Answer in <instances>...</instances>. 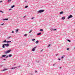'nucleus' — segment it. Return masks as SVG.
Instances as JSON below:
<instances>
[{"mask_svg": "<svg viewBox=\"0 0 75 75\" xmlns=\"http://www.w3.org/2000/svg\"><path fill=\"white\" fill-rule=\"evenodd\" d=\"M24 2H27V1L26 0H25V1Z\"/></svg>", "mask_w": 75, "mask_h": 75, "instance_id": "46", "label": "nucleus"}, {"mask_svg": "<svg viewBox=\"0 0 75 75\" xmlns=\"http://www.w3.org/2000/svg\"><path fill=\"white\" fill-rule=\"evenodd\" d=\"M0 12H1V13H4V12H3L1 11H0Z\"/></svg>", "mask_w": 75, "mask_h": 75, "instance_id": "27", "label": "nucleus"}, {"mask_svg": "<svg viewBox=\"0 0 75 75\" xmlns=\"http://www.w3.org/2000/svg\"><path fill=\"white\" fill-rule=\"evenodd\" d=\"M42 51H43V49H42L40 51V52H42Z\"/></svg>", "mask_w": 75, "mask_h": 75, "instance_id": "39", "label": "nucleus"}, {"mask_svg": "<svg viewBox=\"0 0 75 75\" xmlns=\"http://www.w3.org/2000/svg\"><path fill=\"white\" fill-rule=\"evenodd\" d=\"M7 41L6 40H5L2 42H7Z\"/></svg>", "mask_w": 75, "mask_h": 75, "instance_id": "18", "label": "nucleus"}, {"mask_svg": "<svg viewBox=\"0 0 75 75\" xmlns=\"http://www.w3.org/2000/svg\"><path fill=\"white\" fill-rule=\"evenodd\" d=\"M34 18L33 17L32 18H31V19H32V20H33V19H34Z\"/></svg>", "mask_w": 75, "mask_h": 75, "instance_id": "38", "label": "nucleus"}, {"mask_svg": "<svg viewBox=\"0 0 75 75\" xmlns=\"http://www.w3.org/2000/svg\"><path fill=\"white\" fill-rule=\"evenodd\" d=\"M37 48L36 47H35L34 48H33L32 49V51H35V49Z\"/></svg>", "mask_w": 75, "mask_h": 75, "instance_id": "4", "label": "nucleus"}, {"mask_svg": "<svg viewBox=\"0 0 75 75\" xmlns=\"http://www.w3.org/2000/svg\"><path fill=\"white\" fill-rule=\"evenodd\" d=\"M14 7H15V5H13V6H11V8H13Z\"/></svg>", "mask_w": 75, "mask_h": 75, "instance_id": "20", "label": "nucleus"}, {"mask_svg": "<svg viewBox=\"0 0 75 75\" xmlns=\"http://www.w3.org/2000/svg\"><path fill=\"white\" fill-rule=\"evenodd\" d=\"M11 42V41H7V43H9V42Z\"/></svg>", "mask_w": 75, "mask_h": 75, "instance_id": "17", "label": "nucleus"}, {"mask_svg": "<svg viewBox=\"0 0 75 75\" xmlns=\"http://www.w3.org/2000/svg\"><path fill=\"white\" fill-rule=\"evenodd\" d=\"M67 41H68L69 42H71V40H70L68 39V40H67Z\"/></svg>", "mask_w": 75, "mask_h": 75, "instance_id": "24", "label": "nucleus"}, {"mask_svg": "<svg viewBox=\"0 0 75 75\" xmlns=\"http://www.w3.org/2000/svg\"><path fill=\"white\" fill-rule=\"evenodd\" d=\"M44 10L42 9V10H40L39 11H38L37 12V13H42V12H44Z\"/></svg>", "mask_w": 75, "mask_h": 75, "instance_id": "2", "label": "nucleus"}, {"mask_svg": "<svg viewBox=\"0 0 75 75\" xmlns=\"http://www.w3.org/2000/svg\"><path fill=\"white\" fill-rule=\"evenodd\" d=\"M65 57V55H63L62 56V57H61V58L62 59H63V58H64V57Z\"/></svg>", "mask_w": 75, "mask_h": 75, "instance_id": "11", "label": "nucleus"}, {"mask_svg": "<svg viewBox=\"0 0 75 75\" xmlns=\"http://www.w3.org/2000/svg\"><path fill=\"white\" fill-rule=\"evenodd\" d=\"M21 67V66H18V67Z\"/></svg>", "mask_w": 75, "mask_h": 75, "instance_id": "43", "label": "nucleus"}, {"mask_svg": "<svg viewBox=\"0 0 75 75\" xmlns=\"http://www.w3.org/2000/svg\"><path fill=\"white\" fill-rule=\"evenodd\" d=\"M12 33H14V31H12Z\"/></svg>", "mask_w": 75, "mask_h": 75, "instance_id": "44", "label": "nucleus"}, {"mask_svg": "<svg viewBox=\"0 0 75 75\" xmlns=\"http://www.w3.org/2000/svg\"><path fill=\"white\" fill-rule=\"evenodd\" d=\"M0 67H2V65H0Z\"/></svg>", "mask_w": 75, "mask_h": 75, "instance_id": "50", "label": "nucleus"}, {"mask_svg": "<svg viewBox=\"0 0 75 75\" xmlns=\"http://www.w3.org/2000/svg\"><path fill=\"white\" fill-rule=\"evenodd\" d=\"M32 32V30H30V31L29 32V33H31Z\"/></svg>", "mask_w": 75, "mask_h": 75, "instance_id": "29", "label": "nucleus"}, {"mask_svg": "<svg viewBox=\"0 0 75 75\" xmlns=\"http://www.w3.org/2000/svg\"><path fill=\"white\" fill-rule=\"evenodd\" d=\"M11 51V50H9L7 51L4 52V53L5 54H8V53H9V52H10Z\"/></svg>", "mask_w": 75, "mask_h": 75, "instance_id": "1", "label": "nucleus"}, {"mask_svg": "<svg viewBox=\"0 0 75 75\" xmlns=\"http://www.w3.org/2000/svg\"><path fill=\"white\" fill-rule=\"evenodd\" d=\"M57 55H58V54H56V56H57Z\"/></svg>", "mask_w": 75, "mask_h": 75, "instance_id": "49", "label": "nucleus"}, {"mask_svg": "<svg viewBox=\"0 0 75 75\" xmlns=\"http://www.w3.org/2000/svg\"><path fill=\"white\" fill-rule=\"evenodd\" d=\"M67 51H68V50H69V48H67Z\"/></svg>", "mask_w": 75, "mask_h": 75, "instance_id": "33", "label": "nucleus"}, {"mask_svg": "<svg viewBox=\"0 0 75 75\" xmlns=\"http://www.w3.org/2000/svg\"><path fill=\"white\" fill-rule=\"evenodd\" d=\"M72 17H73V16H72L71 15H70L69 16H68V19H69V18H72Z\"/></svg>", "mask_w": 75, "mask_h": 75, "instance_id": "3", "label": "nucleus"}, {"mask_svg": "<svg viewBox=\"0 0 75 75\" xmlns=\"http://www.w3.org/2000/svg\"><path fill=\"white\" fill-rule=\"evenodd\" d=\"M6 59H3L4 61H5V60H6Z\"/></svg>", "mask_w": 75, "mask_h": 75, "instance_id": "45", "label": "nucleus"}, {"mask_svg": "<svg viewBox=\"0 0 75 75\" xmlns=\"http://www.w3.org/2000/svg\"><path fill=\"white\" fill-rule=\"evenodd\" d=\"M74 24H75V22H74Z\"/></svg>", "mask_w": 75, "mask_h": 75, "instance_id": "53", "label": "nucleus"}, {"mask_svg": "<svg viewBox=\"0 0 75 75\" xmlns=\"http://www.w3.org/2000/svg\"><path fill=\"white\" fill-rule=\"evenodd\" d=\"M57 29H53V31H55V30H56Z\"/></svg>", "mask_w": 75, "mask_h": 75, "instance_id": "32", "label": "nucleus"}, {"mask_svg": "<svg viewBox=\"0 0 75 75\" xmlns=\"http://www.w3.org/2000/svg\"><path fill=\"white\" fill-rule=\"evenodd\" d=\"M5 44H3L2 45V48H5Z\"/></svg>", "mask_w": 75, "mask_h": 75, "instance_id": "8", "label": "nucleus"}, {"mask_svg": "<svg viewBox=\"0 0 75 75\" xmlns=\"http://www.w3.org/2000/svg\"><path fill=\"white\" fill-rule=\"evenodd\" d=\"M4 23H2V24H1V25H4Z\"/></svg>", "mask_w": 75, "mask_h": 75, "instance_id": "36", "label": "nucleus"}, {"mask_svg": "<svg viewBox=\"0 0 75 75\" xmlns=\"http://www.w3.org/2000/svg\"><path fill=\"white\" fill-rule=\"evenodd\" d=\"M55 65V64H54L53 65V66H54Z\"/></svg>", "mask_w": 75, "mask_h": 75, "instance_id": "40", "label": "nucleus"}, {"mask_svg": "<svg viewBox=\"0 0 75 75\" xmlns=\"http://www.w3.org/2000/svg\"><path fill=\"white\" fill-rule=\"evenodd\" d=\"M6 56V55L4 54L2 55V57H5Z\"/></svg>", "mask_w": 75, "mask_h": 75, "instance_id": "16", "label": "nucleus"}, {"mask_svg": "<svg viewBox=\"0 0 75 75\" xmlns=\"http://www.w3.org/2000/svg\"><path fill=\"white\" fill-rule=\"evenodd\" d=\"M59 68H60V69H61V67H59Z\"/></svg>", "mask_w": 75, "mask_h": 75, "instance_id": "47", "label": "nucleus"}, {"mask_svg": "<svg viewBox=\"0 0 75 75\" xmlns=\"http://www.w3.org/2000/svg\"><path fill=\"white\" fill-rule=\"evenodd\" d=\"M40 31H43V30L42 29H41L40 30Z\"/></svg>", "mask_w": 75, "mask_h": 75, "instance_id": "21", "label": "nucleus"}, {"mask_svg": "<svg viewBox=\"0 0 75 75\" xmlns=\"http://www.w3.org/2000/svg\"><path fill=\"white\" fill-rule=\"evenodd\" d=\"M9 11H10V10H11V8L9 9Z\"/></svg>", "mask_w": 75, "mask_h": 75, "instance_id": "37", "label": "nucleus"}, {"mask_svg": "<svg viewBox=\"0 0 75 75\" xmlns=\"http://www.w3.org/2000/svg\"><path fill=\"white\" fill-rule=\"evenodd\" d=\"M27 34H25L24 35V37H26V36H27Z\"/></svg>", "mask_w": 75, "mask_h": 75, "instance_id": "26", "label": "nucleus"}, {"mask_svg": "<svg viewBox=\"0 0 75 75\" xmlns=\"http://www.w3.org/2000/svg\"><path fill=\"white\" fill-rule=\"evenodd\" d=\"M8 57H12V54H9L8 55Z\"/></svg>", "mask_w": 75, "mask_h": 75, "instance_id": "13", "label": "nucleus"}, {"mask_svg": "<svg viewBox=\"0 0 75 75\" xmlns=\"http://www.w3.org/2000/svg\"><path fill=\"white\" fill-rule=\"evenodd\" d=\"M11 38V36H9V37H8V38H7V39H9Z\"/></svg>", "mask_w": 75, "mask_h": 75, "instance_id": "19", "label": "nucleus"}, {"mask_svg": "<svg viewBox=\"0 0 75 75\" xmlns=\"http://www.w3.org/2000/svg\"><path fill=\"white\" fill-rule=\"evenodd\" d=\"M28 7V6H25V8H27Z\"/></svg>", "mask_w": 75, "mask_h": 75, "instance_id": "23", "label": "nucleus"}, {"mask_svg": "<svg viewBox=\"0 0 75 75\" xmlns=\"http://www.w3.org/2000/svg\"><path fill=\"white\" fill-rule=\"evenodd\" d=\"M8 20V18H5L3 19V21H5V20Z\"/></svg>", "mask_w": 75, "mask_h": 75, "instance_id": "10", "label": "nucleus"}, {"mask_svg": "<svg viewBox=\"0 0 75 75\" xmlns=\"http://www.w3.org/2000/svg\"><path fill=\"white\" fill-rule=\"evenodd\" d=\"M51 45H48V47H50V46Z\"/></svg>", "mask_w": 75, "mask_h": 75, "instance_id": "42", "label": "nucleus"}, {"mask_svg": "<svg viewBox=\"0 0 75 75\" xmlns=\"http://www.w3.org/2000/svg\"><path fill=\"white\" fill-rule=\"evenodd\" d=\"M41 33H40L37 34V35H41Z\"/></svg>", "mask_w": 75, "mask_h": 75, "instance_id": "12", "label": "nucleus"}, {"mask_svg": "<svg viewBox=\"0 0 75 75\" xmlns=\"http://www.w3.org/2000/svg\"><path fill=\"white\" fill-rule=\"evenodd\" d=\"M63 13H64V12L63 11H62V12H60L59 13L60 14H63Z\"/></svg>", "mask_w": 75, "mask_h": 75, "instance_id": "15", "label": "nucleus"}, {"mask_svg": "<svg viewBox=\"0 0 75 75\" xmlns=\"http://www.w3.org/2000/svg\"><path fill=\"white\" fill-rule=\"evenodd\" d=\"M1 58H2V57H1Z\"/></svg>", "mask_w": 75, "mask_h": 75, "instance_id": "55", "label": "nucleus"}, {"mask_svg": "<svg viewBox=\"0 0 75 75\" xmlns=\"http://www.w3.org/2000/svg\"><path fill=\"white\" fill-rule=\"evenodd\" d=\"M5 46H6V47H7L9 46V44L8 43H7V44H5Z\"/></svg>", "mask_w": 75, "mask_h": 75, "instance_id": "5", "label": "nucleus"}, {"mask_svg": "<svg viewBox=\"0 0 75 75\" xmlns=\"http://www.w3.org/2000/svg\"><path fill=\"white\" fill-rule=\"evenodd\" d=\"M39 41L38 40H37L35 42L36 44H38V42Z\"/></svg>", "mask_w": 75, "mask_h": 75, "instance_id": "14", "label": "nucleus"}, {"mask_svg": "<svg viewBox=\"0 0 75 75\" xmlns=\"http://www.w3.org/2000/svg\"><path fill=\"white\" fill-rule=\"evenodd\" d=\"M8 69H4L2 70H1V71H6V70H7Z\"/></svg>", "mask_w": 75, "mask_h": 75, "instance_id": "7", "label": "nucleus"}, {"mask_svg": "<svg viewBox=\"0 0 75 75\" xmlns=\"http://www.w3.org/2000/svg\"><path fill=\"white\" fill-rule=\"evenodd\" d=\"M8 55H7V56H6V58H8Z\"/></svg>", "mask_w": 75, "mask_h": 75, "instance_id": "30", "label": "nucleus"}, {"mask_svg": "<svg viewBox=\"0 0 75 75\" xmlns=\"http://www.w3.org/2000/svg\"><path fill=\"white\" fill-rule=\"evenodd\" d=\"M16 33H17V32H18V29H17L16 30Z\"/></svg>", "mask_w": 75, "mask_h": 75, "instance_id": "25", "label": "nucleus"}, {"mask_svg": "<svg viewBox=\"0 0 75 75\" xmlns=\"http://www.w3.org/2000/svg\"><path fill=\"white\" fill-rule=\"evenodd\" d=\"M35 39H34L32 40V41H35Z\"/></svg>", "mask_w": 75, "mask_h": 75, "instance_id": "28", "label": "nucleus"}, {"mask_svg": "<svg viewBox=\"0 0 75 75\" xmlns=\"http://www.w3.org/2000/svg\"><path fill=\"white\" fill-rule=\"evenodd\" d=\"M17 67H12L11 68V69H16V68H17Z\"/></svg>", "mask_w": 75, "mask_h": 75, "instance_id": "6", "label": "nucleus"}, {"mask_svg": "<svg viewBox=\"0 0 75 75\" xmlns=\"http://www.w3.org/2000/svg\"><path fill=\"white\" fill-rule=\"evenodd\" d=\"M58 60H59V61H60V60H61V59L59 58V59H58Z\"/></svg>", "mask_w": 75, "mask_h": 75, "instance_id": "35", "label": "nucleus"}, {"mask_svg": "<svg viewBox=\"0 0 75 75\" xmlns=\"http://www.w3.org/2000/svg\"><path fill=\"white\" fill-rule=\"evenodd\" d=\"M50 30H51V31H52V30H53V29L52 28H51L50 29Z\"/></svg>", "mask_w": 75, "mask_h": 75, "instance_id": "31", "label": "nucleus"}, {"mask_svg": "<svg viewBox=\"0 0 75 75\" xmlns=\"http://www.w3.org/2000/svg\"><path fill=\"white\" fill-rule=\"evenodd\" d=\"M35 73H37V71L36 70H35Z\"/></svg>", "mask_w": 75, "mask_h": 75, "instance_id": "34", "label": "nucleus"}, {"mask_svg": "<svg viewBox=\"0 0 75 75\" xmlns=\"http://www.w3.org/2000/svg\"><path fill=\"white\" fill-rule=\"evenodd\" d=\"M74 49H75V47H74Z\"/></svg>", "mask_w": 75, "mask_h": 75, "instance_id": "54", "label": "nucleus"}, {"mask_svg": "<svg viewBox=\"0 0 75 75\" xmlns=\"http://www.w3.org/2000/svg\"><path fill=\"white\" fill-rule=\"evenodd\" d=\"M65 18V17H63L62 18V20H64Z\"/></svg>", "mask_w": 75, "mask_h": 75, "instance_id": "9", "label": "nucleus"}, {"mask_svg": "<svg viewBox=\"0 0 75 75\" xmlns=\"http://www.w3.org/2000/svg\"><path fill=\"white\" fill-rule=\"evenodd\" d=\"M11 1V0H8V1L9 3H10V1Z\"/></svg>", "mask_w": 75, "mask_h": 75, "instance_id": "22", "label": "nucleus"}, {"mask_svg": "<svg viewBox=\"0 0 75 75\" xmlns=\"http://www.w3.org/2000/svg\"><path fill=\"white\" fill-rule=\"evenodd\" d=\"M26 17V16H23V18H25V17Z\"/></svg>", "mask_w": 75, "mask_h": 75, "instance_id": "41", "label": "nucleus"}, {"mask_svg": "<svg viewBox=\"0 0 75 75\" xmlns=\"http://www.w3.org/2000/svg\"><path fill=\"white\" fill-rule=\"evenodd\" d=\"M1 2H2V1H0V3H1Z\"/></svg>", "mask_w": 75, "mask_h": 75, "instance_id": "48", "label": "nucleus"}, {"mask_svg": "<svg viewBox=\"0 0 75 75\" xmlns=\"http://www.w3.org/2000/svg\"><path fill=\"white\" fill-rule=\"evenodd\" d=\"M31 75H33V74H32Z\"/></svg>", "mask_w": 75, "mask_h": 75, "instance_id": "52", "label": "nucleus"}, {"mask_svg": "<svg viewBox=\"0 0 75 75\" xmlns=\"http://www.w3.org/2000/svg\"><path fill=\"white\" fill-rule=\"evenodd\" d=\"M14 65H16V64H14Z\"/></svg>", "mask_w": 75, "mask_h": 75, "instance_id": "51", "label": "nucleus"}]
</instances>
